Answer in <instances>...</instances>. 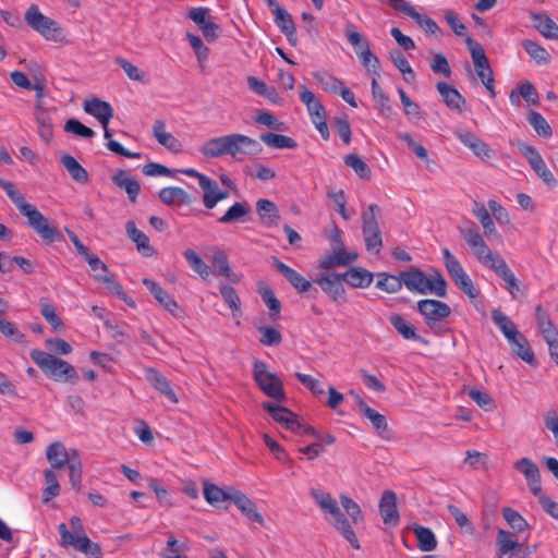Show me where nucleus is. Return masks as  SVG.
Wrapping results in <instances>:
<instances>
[{
    "label": "nucleus",
    "mask_w": 558,
    "mask_h": 558,
    "mask_svg": "<svg viewBox=\"0 0 558 558\" xmlns=\"http://www.w3.org/2000/svg\"><path fill=\"white\" fill-rule=\"evenodd\" d=\"M275 268L291 283V286L303 293L312 290V283L293 268L282 263L279 258L272 257Z\"/></svg>",
    "instance_id": "obj_19"
},
{
    "label": "nucleus",
    "mask_w": 558,
    "mask_h": 558,
    "mask_svg": "<svg viewBox=\"0 0 558 558\" xmlns=\"http://www.w3.org/2000/svg\"><path fill=\"white\" fill-rule=\"evenodd\" d=\"M475 206L476 208L473 210V214L480 220L485 235L489 236L490 234L496 233L495 223L490 217L489 211L485 208L484 205H480L478 203H475Z\"/></svg>",
    "instance_id": "obj_54"
},
{
    "label": "nucleus",
    "mask_w": 558,
    "mask_h": 558,
    "mask_svg": "<svg viewBox=\"0 0 558 558\" xmlns=\"http://www.w3.org/2000/svg\"><path fill=\"white\" fill-rule=\"evenodd\" d=\"M112 182L124 190L131 203H135L141 191V185L126 170H118L112 177Z\"/></svg>",
    "instance_id": "obj_24"
},
{
    "label": "nucleus",
    "mask_w": 558,
    "mask_h": 558,
    "mask_svg": "<svg viewBox=\"0 0 558 558\" xmlns=\"http://www.w3.org/2000/svg\"><path fill=\"white\" fill-rule=\"evenodd\" d=\"M160 201L168 205H190L193 203V197L183 189L177 186L163 187L159 192Z\"/></svg>",
    "instance_id": "obj_29"
},
{
    "label": "nucleus",
    "mask_w": 558,
    "mask_h": 558,
    "mask_svg": "<svg viewBox=\"0 0 558 558\" xmlns=\"http://www.w3.org/2000/svg\"><path fill=\"white\" fill-rule=\"evenodd\" d=\"M534 27L548 39H558V25L546 14L533 13Z\"/></svg>",
    "instance_id": "obj_37"
},
{
    "label": "nucleus",
    "mask_w": 558,
    "mask_h": 558,
    "mask_svg": "<svg viewBox=\"0 0 558 558\" xmlns=\"http://www.w3.org/2000/svg\"><path fill=\"white\" fill-rule=\"evenodd\" d=\"M46 457L51 469L61 470L69 465V452L61 441L50 444L46 449Z\"/></svg>",
    "instance_id": "obj_31"
},
{
    "label": "nucleus",
    "mask_w": 558,
    "mask_h": 558,
    "mask_svg": "<svg viewBox=\"0 0 558 558\" xmlns=\"http://www.w3.org/2000/svg\"><path fill=\"white\" fill-rule=\"evenodd\" d=\"M220 293L223 298V301L229 305L231 308L233 316H240L241 315V301L238 296L235 290L226 284H220L219 287Z\"/></svg>",
    "instance_id": "obj_52"
},
{
    "label": "nucleus",
    "mask_w": 558,
    "mask_h": 558,
    "mask_svg": "<svg viewBox=\"0 0 558 558\" xmlns=\"http://www.w3.org/2000/svg\"><path fill=\"white\" fill-rule=\"evenodd\" d=\"M437 90L441 95L444 102L449 109L457 110L459 112L462 111V107L465 105V98L458 92L456 87L445 82H438Z\"/></svg>",
    "instance_id": "obj_25"
},
{
    "label": "nucleus",
    "mask_w": 558,
    "mask_h": 558,
    "mask_svg": "<svg viewBox=\"0 0 558 558\" xmlns=\"http://www.w3.org/2000/svg\"><path fill=\"white\" fill-rule=\"evenodd\" d=\"M258 331L262 333L259 339L260 343L267 347L279 345L282 341V336L279 330L274 327L260 326Z\"/></svg>",
    "instance_id": "obj_59"
},
{
    "label": "nucleus",
    "mask_w": 558,
    "mask_h": 558,
    "mask_svg": "<svg viewBox=\"0 0 558 558\" xmlns=\"http://www.w3.org/2000/svg\"><path fill=\"white\" fill-rule=\"evenodd\" d=\"M343 161L345 166L352 168L360 179L369 180L372 177V170L369 166L362 160L356 154H349L344 156Z\"/></svg>",
    "instance_id": "obj_47"
},
{
    "label": "nucleus",
    "mask_w": 558,
    "mask_h": 558,
    "mask_svg": "<svg viewBox=\"0 0 558 558\" xmlns=\"http://www.w3.org/2000/svg\"><path fill=\"white\" fill-rule=\"evenodd\" d=\"M492 318L508 341L513 340V338H515L520 333L513 322L508 316H506L501 311L494 310L492 312Z\"/></svg>",
    "instance_id": "obj_41"
},
{
    "label": "nucleus",
    "mask_w": 558,
    "mask_h": 558,
    "mask_svg": "<svg viewBox=\"0 0 558 558\" xmlns=\"http://www.w3.org/2000/svg\"><path fill=\"white\" fill-rule=\"evenodd\" d=\"M26 23L47 39H56L54 35L60 32L58 23L39 12L38 7L32 4L25 13Z\"/></svg>",
    "instance_id": "obj_11"
},
{
    "label": "nucleus",
    "mask_w": 558,
    "mask_h": 558,
    "mask_svg": "<svg viewBox=\"0 0 558 558\" xmlns=\"http://www.w3.org/2000/svg\"><path fill=\"white\" fill-rule=\"evenodd\" d=\"M404 14L412 17L427 34L435 35L440 32L437 23L427 15L420 14L412 5L404 8Z\"/></svg>",
    "instance_id": "obj_44"
},
{
    "label": "nucleus",
    "mask_w": 558,
    "mask_h": 558,
    "mask_svg": "<svg viewBox=\"0 0 558 558\" xmlns=\"http://www.w3.org/2000/svg\"><path fill=\"white\" fill-rule=\"evenodd\" d=\"M95 278L98 281L107 283L108 289L113 294H116L120 300L124 301L129 306L133 308L136 307L135 302L128 295V293L123 290L122 286L113 279V276L98 275Z\"/></svg>",
    "instance_id": "obj_49"
},
{
    "label": "nucleus",
    "mask_w": 558,
    "mask_h": 558,
    "mask_svg": "<svg viewBox=\"0 0 558 558\" xmlns=\"http://www.w3.org/2000/svg\"><path fill=\"white\" fill-rule=\"evenodd\" d=\"M300 88V99L306 106L312 122L327 118L325 107L316 98L315 94L304 85H302Z\"/></svg>",
    "instance_id": "obj_23"
},
{
    "label": "nucleus",
    "mask_w": 558,
    "mask_h": 558,
    "mask_svg": "<svg viewBox=\"0 0 558 558\" xmlns=\"http://www.w3.org/2000/svg\"><path fill=\"white\" fill-rule=\"evenodd\" d=\"M312 497L319 506L325 514L326 521L347 541L350 545L359 550L361 548L360 542L355 535L352 525H357L364 522V514L361 507L352 498L341 495L340 504L347 512L348 519L341 509L338 507L337 501L329 493L313 489Z\"/></svg>",
    "instance_id": "obj_1"
},
{
    "label": "nucleus",
    "mask_w": 558,
    "mask_h": 558,
    "mask_svg": "<svg viewBox=\"0 0 558 558\" xmlns=\"http://www.w3.org/2000/svg\"><path fill=\"white\" fill-rule=\"evenodd\" d=\"M345 37L348 41L353 46L356 47L360 44H363L362 50H356V54L362 60V63L364 66L372 65L375 68L374 73L378 74V64L379 60L378 58L371 51L369 44L367 39L363 38L360 33H357L352 24H350L347 27L345 31Z\"/></svg>",
    "instance_id": "obj_14"
},
{
    "label": "nucleus",
    "mask_w": 558,
    "mask_h": 558,
    "mask_svg": "<svg viewBox=\"0 0 558 558\" xmlns=\"http://www.w3.org/2000/svg\"><path fill=\"white\" fill-rule=\"evenodd\" d=\"M116 63L123 69L128 77L132 81L144 82L145 73L140 70L136 65L131 63L129 60L118 57Z\"/></svg>",
    "instance_id": "obj_61"
},
{
    "label": "nucleus",
    "mask_w": 558,
    "mask_h": 558,
    "mask_svg": "<svg viewBox=\"0 0 558 558\" xmlns=\"http://www.w3.org/2000/svg\"><path fill=\"white\" fill-rule=\"evenodd\" d=\"M376 288L387 293H396L402 289L401 272L398 276L379 272Z\"/></svg>",
    "instance_id": "obj_46"
},
{
    "label": "nucleus",
    "mask_w": 558,
    "mask_h": 558,
    "mask_svg": "<svg viewBox=\"0 0 558 558\" xmlns=\"http://www.w3.org/2000/svg\"><path fill=\"white\" fill-rule=\"evenodd\" d=\"M125 229L128 236L136 244L137 251L143 256L150 257L155 254L154 247L149 244L148 236L136 228L134 221H128Z\"/></svg>",
    "instance_id": "obj_26"
},
{
    "label": "nucleus",
    "mask_w": 558,
    "mask_h": 558,
    "mask_svg": "<svg viewBox=\"0 0 558 558\" xmlns=\"http://www.w3.org/2000/svg\"><path fill=\"white\" fill-rule=\"evenodd\" d=\"M275 23L281 32L292 31L295 27L293 19L283 8H277L272 10Z\"/></svg>",
    "instance_id": "obj_64"
},
{
    "label": "nucleus",
    "mask_w": 558,
    "mask_h": 558,
    "mask_svg": "<svg viewBox=\"0 0 558 558\" xmlns=\"http://www.w3.org/2000/svg\"><path fill=\"white\" fill-rule=\"evenodd\" d=\"M258 293L266 304V306L269 308V316L271 320L276 322L280 317L281 312V303L276 298L272 289L269 286H262L258 289Z\"/></svg>",
    "instance_id": "obj_42"
},
{
    "label": "nucleus",
    "mask_w": 558,
    "mask_h": 558,
    "mask_svg": "<svg viewBox=\"0 0 558 558\" xmlns=\"http://www.w3.org/2000/svg\"><path fill=\"white\" fill-rule=\"evenodd\" d=\"M389 322L405 340H415L423 343L427 341L416 333L415 327L407 322L400 314L393 313L389 316Z\"/></svg>",
    "instance_id": "obj_34"
},
{
    "label": "nucleus",
    "mask_w": 558,
    "mask_h": 558,
    "mask_svg": "<svg viewBox=\"0 0 558 558\" xmlns=\"http://www.w3.org/2000/svg\"><path fill=\"white\" fill-rule=\"evenodd\" d=\"M314 77L322 85L324 90L332 94H338L340 87H342L343 85V82L341 80L327 73L317 72L314 74Z\"/></svg>",
    "instance_id": "obj_58"
},
{
    "label": "nucleus",
    "mask_w": 558,
    "mask_h": 558,
    "mask_svg": "<svg viewBox=\"0 0 558 558\" xmlns=\"http://www.w3.org/2000/svg\"><path fill=\"white\" fill-rule=\"evenodd\" d=\"M183 255L195 272H197L203 278L208 276V265L193 250L189 248L184 251Z\"/></svg>",
    "instance_id": "obj_57"
},
{
    "label": "nucleus",
    "mask_w": 558,
    "mask_h": 558,
    "mask_svg": "<svg viewBox=\"0 0 558 558\" xmlns=\"http://www.w3.org/2000/svg\"><path fill=\"white\" fill-rule=\"evenodd\" d=\"M143 284L149 290V292L159 302V304L162 305L163 308L168 311L173 317L183 318L185 316L183 308L179 306L177 301L157 282L151 279L144 278Z\"/></svg>",
    "instance_id": "obj_12"
},
{
    "label": "nucleus",
    "mask_w": 558,
    "mask_h": 558,
    "mask_svg": "<svg viewBox=\"0 0 558 558\" xmlns=\"http://www.w3.org/2000/svg\"><path fill=\"white\" fill-rule=\"evenodd\" d=\"M379 214L380 207L376 204H371L368 209L362 214L365 246L367 251L375 253H379L383 246L381 231L377 221Z\"/></svg>",
    "instance_id": "obj_7"
},
{
    "label": "nucleus",
    "mask_w": 558,
    "mask_h": 558,
    "mask_svg": "<svg viewBox=\"0 0 558 558\" xmlns=\"http://www.w3.org/2000/svg\"><path fill=\"white\" fill-rule=\"evenodd\" d=\"M502 517L507 521V523L518 532H522L529 529L526 520L517 510L512 508H504Z\"/></svg>",
    "instance_id": "obj_55"
},
{
    "label": "nucleus",
    "mask_w": 558,
    "mask_h": 558,
    "mask_svg": "<svg viewBox=\"0 0 558 558\" xmlns=\"http://www.w3.org/2000/svg\"><path fill=\"white\" fill-rule=\"evenodd\" d=\"M314 283L318 284L322 290L333 301L337 303H344L347 300L344 298L345 289L342 284L343 278L341 274H329L316 277Z\"/></svg>",
    "instance_id": "obj_13"
},
{
    "label": "nucleus",
    "mask_w": 558,
    "mask_h": 558,
    "mask_svg": "<svg viewBox=\"0 0 558 558\" xmlns=\"http://www.w3.org/2000/svg\"><path fill=\"white\" fill-rule=\"evenodd\" d=\"M521 154L526 158L529 165L534 172L542 179V181L549 187L557 185V180L554 173L547 168L543 157L532 145L519 142L517 144Z\"/></svg>",
    "instance_id": "obj_9"
},
{
    "label": "nucleus",
    "mask_w": 558,
    "mask_h": 558,
    "mask_svg": "<svg viewBox=\"0 0 558 558\" xmlns=\"http://www.w3.org/2000/svg\"><path fill=\"white\" fill-rule=\"evenodd\" d=\"M390 59L395 66L404 75L407 82H411L415 78V73L411 68L409 61L400 50L390 51Z\"/></svg>",
    "instance_id": "obj_50"
},
{
    "label": "nucleus",
    "mask_w": 558,
    "mask_h": 558,
    "mask_svg": "<svg viewBox=\"0 0 558 558\" xmlns=\"http://www.w3.org/2000/svg\"><path fill=\"white\" fill-rule=\"evenodd\" d=\"M232 501L236 508L250 520L265 525V520L258 512L257 507L245 494L240 490H233Z\"/></svg>",
    "instance_id": "obj_21"
},
{
    "label": "nucleus",
    "mask_w": 558,
    "mask_h": 558,
    "mask_svg": "<svg viewBox=\"0 0 558 558\" xmlns=\"http://www.w3.org/2000/svg\"><path fill=\"white\" fill-rule=\"evenodd\" d=\"M379 512L385 524L397 525L399 512L397 508V495L392 490H385L379 501Z\"/></svg>",
    "instance_id": "obj_20"
},
{
    "label": "nucleus",
    "mask_w": 558,
    "mask_h": 558,
    "mask_svg": "<svg viewBox=\"0 0 558 558\" xmlns=\"http://www.w3.org/2000/svg\"><path fill=\"white\" fill-rule=\"evenodd\" d=\"M514 468L524 474L526 482L541 475L538 466L529 458L518 460Z\"/></svg>",
    "instance_id": "obj_62"
},
{
    "label": "nucleus",
    "mask_w": 558,
    "mask_h": 558,
    "mask_svg": "<svg viewBox=\"0 0 558 558\" xmlns=\"http://www.w3.org/2000/svg\"><path fill=\"white\" fill-rule=\"evenodd\" d=\"M262 408L269 413L277 423L283 425L291 432H298L302 427V424L298 421V416L284 407L265 401L262 403Z\"/></svg>",
    "instance_id": "obj_15"
},
{
    "label": "nucleus",
    "mask_w": 558,
    "mask_h": 558,
    "mask_svg": "<svg viewBox=\"0 0 558 558\" xmlns=\"http://www.w3.org/2000/svg\"><path fill=\"white\" fill-rule=\"evenodd\" d=\"M64 131L84 138H90L95 135V132L90 128L84 125L76 119H69L65 122Z\"/></svg>",
    "instance_id": "obj_60"
},
{
    "label": "nucleus",
    "mask_w": 558,
    "mask_h": 558,
    "mask_svg": "<svg viewBox=\"0 0 558 558\" xmlns=\"http://www.w3.org/2000/svg\"><path fill=\"white\" fill-rule=\"evenodd\" d=\"M263 150L260 144L243 134L232 133L206 141L199 151L206 158H219L230 155L236 158L238 155H257Z\"/></svg>",
    "instance_id": "obj_3"
},
{
    "label": "nucleus",
    "mask_w": 558,
    "mask_h": 558,
    "mask_svg": "<svg viewBox=\"0 0 558 558\" xmlns=\"http://www.w3.org/2000/svg\"><path fill=\"white\" fill-rule=\"evenodd\" d=\"M203 484H204V492H203L204 498L206 499V501L209 505L217 507L222 501H227V500L232 501L233 490H235L234 488L225 490L221 487H219L215 484H211L207 480H205Z\"/></svg>",
    "instance_id": "obj_35"
},
{
    "label": "nucleus",
    "mask_w": 558,
    "mask_h": 558,
    "mask_svg": "<svg viewBox=\"0 0 558 558\" xmlns=\"http://www.w3.org/2000/svg\"><path fill=\"white\" fill-rule=\"evenodd\" d=\"M0 187L5 191L9 198L19 208L20 213L27 218V225L29 228H32L44 242L50 244L53 242L64 241L61 231L54 225H51L48 218H46L34 205L27 203L23 194L15 189L12 182L0 178Z\"/></svg>",
    "instance_id": "obj_2"
},
{
    "label": "nucleus",
    "mask_w": 558,
    "mask_h": 558,
    "mask_svg": "<svg viewBox=\"0 0 558 558\" xmlns=\"http://www.w3.org/2000/svg\"><path fill=\"white\" fill-rule=\"evenodd\" d=\"M260 141L265 143L267 146L282 149V148H289L294 149L298 147V143L289 136L277 134V133H263L259 136Z\"/></svg>",
    "instance_id": "obj_43"
},
{
    "label": "nucleus",
    "mask_w": 558,
    "mask_h": 558,
    "mask_svg": "<svg viewBox=\"0 0 558 558\" xmlns=\"http://www.w3.org/2000/svg\"><path fill=\"white\" fill-rule=\"evenodd\" d=\"M343 281L352 288H367L374 279L373 272L362 267L350 268L348 271L341 274Z\"/></svg>",
    "instance_id": "obj_28"
},
{
    "label": "nucleus",
    "mask_w": 558,
    "mask_h": 558,
    "mask_svg": "<svg viewBox=\"0 0 558 558\" xmlns=\"http://www.w3.org/2000/svg\"><path fill=\"white\" fill-rule=\"evenodd\" d=\"M257 214L266 227L277 226L280 219L276 204L269 199L260 198L256 203Z\"/></svg>",
    "instance_id": "obj_33"
},
{
    "label": "nucleus",
    "mask_w": 558,
    "mask_h": 558,
    "mask_svg": "<svg viewBox=\"0 0 558 558\" xmlns=\"http://www.w3.org/2000/svg\"><path fill=\"white\" fill-rule=\"evenodd\" d=\"M496 545L499 551V558H524V548L510 532L499 530L497 533Z\"/></svg>",
    "instance_id": "obj_16"
},
{
    "label": "nucleus",
    "mask_w": 558,
    "mask_h": 558,
    "mask_svg": "<svg viewBox=\"0 0 558 558\" xmlns=\"http://www.w3.org/2000/svg\"><path fill=\"white\" fill-rule=\"evenodd\" d=\"M412 531L416 536L417 547L422 551H432L437 547V539L430 529L414 524Z\"/></svg>",
    "instance_id": "obj_38"
},
{
    "label": "nucleus",
    "mask_w": 558,
    "mask_h": 558,
    "mask_svg": "<svg viewBox=\"0 0 558 558\" xmlns=\"http://www.w3.org/2000/svg\"><path fill=\"white\" fill-rule=\"evenodd\" d=\"M251 207L247 202H236L218 219L219 223L244 222L248 218Z\"/></svg>",
    "instance_id": "obj_36"
},
{
    "label": "nucleus",
    "mask_w": 558,
    "mask_h": 558,
    "mask_svg": "<svg viewBox=\"0 0 558 558\" xmlns=\"http://www.w3.org/2000/svg\"><path fill=\"white\" fill-rule=\"evenodd\" d=\"M0 333L16 343H24L25 335L10 320L0 316Z\"/></svg>",
    "instance_id": "obj_53"
},
{
    "label": "nucleus",
    "mask_w": 558,
    "mask_h": 558,
    "mask_svg": "<svg viewBox=\"0 0 558 558\" xmlns=\"http://www.w3.org/2000/svg\"><path fill=\"white\" fill-rule=\"evenodd\" d=\"M35 120L38 125V133L43 141L49 143L53 136V129L51 118L47 109L44 108L43 102L38 101L35 106Z\"/></svg>",
    "instance_id": "obj_30"
},
{
    "label": "nucleus",
    "mask_w": 558,
    "mask_h": 558,
    "mask_svg": "<svg viewBox=\"0 0 558 558\" xmlns=\"http://www.w3.org/2000/svg\"><path fill=\"white\" fill-rule=\"evenodd\" d=\"M442 258L445 267L456 286L470 299H476L480 291L474 287L473 281L456 256L448 248H442Z\"/></svg>",
    "instance_id": "obj_6"
},
{
    "label": "nucleus",
    "mask_w": 558,
    "mask_h": 558,
    "mask_svg": "<svg viewBox=\"0 0 558 558\" xmlns=\"http://www.w3.org/2000/svg\"><path fill=\"white\" fill-rule=\"evenodd\" d=\"M471 250L481 264L488 266L492 269L493 265H495V259L502 258L499 254H494L484 240Z\"/></svg>",
    "instance_id": "obj_51"
},
{
    "label": "nucleus",
    "mask_w": 558,
    "mask_h": 558,
    "mask_svg": "<svg viewBox=\"0 0 558 558\" xmlns=\"http://www.w3.org/2000/svg\"><path fill=\"white\" fill-rule=\"evenodd\" d=\"M522 47L527 52V54L538 64H547L550 61V54L549 52L542 47L539 44H537L534 40L531 39H524L522 41Z\"/></svg>",
    "instance_id": "obj_45"
},
{
    "label": "nucleus",
    "mask_w": 558,
    "mask_h": 558,
    "mask_svg": "<svg viewBox=\"0 0 558 558\" xmlns=\"http://www.w3.org/2000/svg\"><path fill=\"white\" fill-rule=\"evenodd\" d=\"M62 546H73L76 550L90 555L94 558H101V547L97 543H93L84 532L75 535L71 533L64 523L59 525Z\"/></svg>",
    "instance_id": "obj_8"
},
{
    "label": "nucleus",
    "mask_w": 558,
    "mask_h": 558,
    "mask_svg": "<svg viewBox=\"0 0 558 558\" xmlns=\"http://www.w3.org/2000/svg\"><path fill=\"white\" fill-rule=\"evenodd\" d=\"M29 356L50 379L72 384L78 379L76 369L64 360L36 349L31 351Z\"/></svg>",
    "instance_id": "obj_4"
},
{
    "label": "nucleus",
    "mask_w": 558,
    "mask_h": 558,
    "mask_svg": "<svg viewBox=\"0 0 558 558\" xmlns=\"http://www.w3.org/2000/svg\"><path fill=\"white\" fill-rule=\"evenodd\" d=\"M527 121L539 136L548 138L553 135L551 126L539 112L530 110Z\"/></svg>",
    "instance_id": "obj_48"
},
{
    "label": "nucleus",
    "mask_w": 558,
    "mask_h": 558,
    "mask_svg": "<svg viewBox=\"0 0 558 558\" xmlns=\"http://www.w3.org/2000/svg\"><path fill=\"white\" fill-rule=\"evenodd\" d=\"M493 270L506 282L507 290L511 294L513 299H518V294L521 291L520 282L515 278L512 270L507 265L504 258L495 259V265H493Z\"/></svg>",
    "instance_id": "obj_22"
},
{
    "label": "nucleus",
    "mask_w": 558,
    "mask_h": 558,
    "mask_svg": "<svg viewBox=\"0 0 558 558\" xmlns=\"http://www.w3.org/2000/svg\"><path fill=\"white\" fill-rule=\"evenodd\" d=\"M253 376L259 389L269 398L286 402L287 396L281 379L267 369L265 362L256 360L253 364Z\"/></svg>",
    "instance_id": "obj_5"
},
{
    "label": "nucleus",
    "mask_w": 558,
    "mask_h": 558,
    "mask_svg": "<svg viewBox=\"0 0 558 558\" xmlns=\"http://www.w3.org/2000/svg\"><path fill=\"white\" fill-rule=\"evenodd\" d=\"M402 286L404 284L410 291L420 294L428 292L429 278L418 268L412 267L409 270L401 271Z\"/></svg>",
    "instance_id": "obj_18"
},
{
    "label": "nucleus",
    "mask_w": 558,
    "mask_h": 558,
    "mask_svg": "<svg viewBox=\"0 0 558 558\" xmlns=\"http://www.w3.org/2000/svg\"><path fill=\"white\" fill-rule=\"evenodd\" d=\"M153 134L157 142L171 151L178 153L181 150L180 141L171 133L166 132V123L163 120H156L153 126Z\"/></svg>",
    "instance_id": "obj_32"
},
{
    "label": "nucleus",
    "mask_w": 558,
    "mask_h": 558,
    "mask_svg": "<svg viewBox=\"0 0 558 558\" xmlns=\"http://www.w3.org/2000/svg\"><path fill=\"white\" fill-rule=\"evenodd\" d=\"M417 312L424 317L425 324L434 330L436 325L451 314L450 306L441 301L426 299L416 304Z\"/></svg>",
    "instance_id": "obj_10"
},
{
    "label": "nucleus",
    "mask_w": 558,
    "mask_h": 558,
    "mask_svg": "<svg viewBox=\"0 0 558 558\" xmlns=\"http://www.w3.org/2000/svg\"><path fill=\"white\" fill-rule=\"evenodd\" d=\"M83 108L86 113L96 118L102 126L108 125L113 117V108L111 105L98 97L85 100Z\"/></svg>",
    "instance_id": "obj_17"
},
{
    "label": "nucleus",
    "mask_w": 558,
    "mask_h": 558,
    "mask_svg": "<svg viewBox=\"0 0 558 558\" xmlns=\"http://www.w3.org/2000/svg\"><path fill=\"white\" fill-rule=\"evenodd\" d=\"M61 163L74 181L82 184L88 182V172L77 162L73 156L68 154L63 155L61 157Z\"/></svg>",
    "instance_id": "obj_39"
},
{
    "label": "nucleus",
    "mask_w": 558,
    "mask_h": 558,
    "mask_svg": "<svg viewBox=\"0 0 558 558\" xmlns=\"http://www.w3.org/2000/svg\"><path fill=\"white\" fill-rule=\"evenodd\" d=\"M145 373L146 379L156 390L166 396L173 403H178L177 395L171 388L169 380L163 375L153 367L147 368Z\"/></svg>",
    "instance_id": "obj_27"
},
{
    "label": "nucleus",
    "mask_w": 558,
    "mask_h": 558,
    "mask_svg": "<svg viewBox=\"0 0 558 558\" xmlns=\"http://www.w3.org/2000/svg\"><path fill=\"white\" fill-rule=\"evenodd\" d=\"M512 352L529 364H534V353L531 349L527 339L521 332L509 341Z\"/></svg>",
    "instance_id": "obj_40"
},
{
    "label": "nucleus",
    "mask_w": 558,
    "mask_h": 558,
    "mask_svg": "<svg viewBox=\"0 0 558 558\" xmlns=\"http://www.w3.org/2000/svg\"><path fill=\"white\" fill-rule=\"evenodd\" d=\"M255 122L276 131H284L286 129V125L282 121H279L270 112L263 110H259L257 112V116L255 117Z\"/></svg>",
    "instance_id": "obj_63"
},
{
    "label": "nucleus",
    "mask_w": 558,
    "mask_h": 558,
    "mask_svg": "<svg viewBox=\"0 0 558 558\" xmlns=\"http://www.w3.org/2000/svg\"><path fill=\"white\" fill-rule=\"evenodd\" d=\"M363 415L371 421L375 432L379 436H385L388 432V425L387 420L383 414L369 407L368 409H365Z\"/></svg>",
    "instance_id": "obj_56"
}]
</instances>
